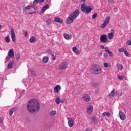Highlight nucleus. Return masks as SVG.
<instances>
[{
	"label": "nucleus",
	"mask_w": 131,
	"mask_h": 131,
	"mask_svg": "<svg viewBox=\"0 0 131 131\" xmlns=\"http://www.w3.org/2000/svg\"><path fill=\"white\" fill-rule=\"evenodd\" d=\"M5 40L6 42H10V41H11V40L10 39V36L9 35L5 37Z\"/></svg>",
	"instance_id": "35"
},
{
	"label": "nucleus",
	"mask_w": 131,
	"mask_h": 131,
	"mask_svg": "<svg viewBox=\"0 0 131 131\" xmlns=\"http://www.w3.org/2000/svg\"><path fill=\"white\" fill-rule=\"evenodd\" d=\"M30 71L31 74H32V75L33 76H35V75H36V74L35 73V71H34V70L30 69Z\"/></svg>",
	"instance_id": "37"
},
{
	"label": "nucleus",
	"mask_w": 131,
	"mask_h": 131,
	"mask_svg": "<svg viewBox=\"0 0 131 131\" xmlns=\"http://www.w3.org/2000/svg\"><path fill=\"white\" fill-rule=\"evenodd\" d=\"M108 53V55H109V56H110V57H113V53H112V52H111V51H109V52H107Z\"/></svg>",
	"instance_id": "41"
},
{
	"label": "nucleus",
	"mask_w": 131,
	"mask_h": 131,
	"mask_svg": "<svg viewBox=\"0 0 131 131\" xmlns=\"http://www.w3.org/2000/svg\"><path fill=\"white\" fill-rule=\"evenodd\" d=\"M103 66L104 68H110V67H111V63L109 62H104L103 63Z\"/></svg>",
	"instance_id": "23"
},
{
	"label": "nucleus",
	"mask_w": 131,
	"mask_h": 131,
	"mask_svg": "<svg viewBox=\"0 0 131 131\" xmlns=\"http://www.w3.org/2000/svg\"><path fill=\"white\" fill-rule=\"evenodd\" d=\"M110 97H114L115 96V89H113L112 92L108 94Z\"/></svg>",
	"instance_id": "27"
},
{
	"label": "nucleus",
	"mask_w": 131,
	"mask_h": 131,
	"mask_svg": "<svg viewBox=\"0 0 131 131\" xmlns=\"http://www.w3.org/2000/svg\"><path fill=\"white\" fill-rule=\"evenodd\" d=\"M112 31H113V32H114V30H112Z\"/></svg>",
	"instance_id": "60"
},
{
	"label": "nucleus",
	"mask_w": 131,
	"mask_h": 131,
	"mask_svg": "<svg viewBox=\"0 0 131 131\" xmlns=\"http://www.w3.org/2000/svg\"><path fill=\"white\" fill-rule=\"evenodd\" d=\"M93 110H94V107L93 105H90V106H88L87 108V113L88 114H92L93 113Z\"/></svg>",
	"instance_id": "13"
},
{
	"label": "nucleus",
	"mask_w": 131,
	"mask_h": 131,
	"mask_svg": "<svg viewBox=\"0 0 131 131\" xmlns=\"http://www.w3.org/2000/svg\"><path fill=\"white\" fill-rule=\"evenodd\" d=\"M4 122V119L3 118H0V123H3Z\"/></svg>",
	"instance_id": "47"
},
{
	"label": "nucleus",
	"mask_w": 131,
	"mask_h": 131,
	"mask_svg": "<svg viewBox=\"0 0 131 131\" xmlns=\"http://www.w3.org/2000/svg\"><path fill=\"white\" fill-rule=\"evenodd\" d=\"M65 102V99H60V103H64Z\"/></svg>",
	"instance_id": "49"
},
{
	"label": "nucleus",
	"mask_w": 131,
	"mask_h": 131,
	"mask_svg": "<svg viewBox=\"0 0 131 131\" xmlns=\"http://www.w3.org/2000/svg\"><path fill=\"white\" fill-rule=\"evenodd\" d=\"M91 119L92 122H96V121H98V118L95 116L91 117Z\"/></svg>",
	"instance_id": "31"
},
{
	"label": "nucleus",
	"mask_w": 131,
	"mask_h": 131,
	"mask_svg": "<svg viewBox=\"0 0 131 131\" xmlns=\"http://www.w3.org/2000/svg\"><path fill=\"white\" fill-rule=\"evenodd\" d=\"M8 56L10 58H14L15 55L14 54V50L13 49H10L8 52Z\"/></svg>",
	"instance_id": "14"
},
{
	"label": "nucleus",
	"mask_w": 131,
	"mask_h": 131,
	"mask_svg": "<svg viewBox=\"0 0 131 131\" xmlns=\"http://www.w3.org/2000/svg\"><path fill=\"white\" fill-rule=\"evenodd\" d=\"M68 123L69 127H73L74 125V121L72 118H68Z\"/></svg>",
	"instance_id": "7"
},
{
	"label": "nucleus",
	"mask_w": 131,
	"mask_h": 131,
	"mask_svg": "<svg viewBox=\"0 0 131 131\" xmlns=\"http://www.w3.org/2000/svg\"><path fill=\"white\" fill-rule=\"evenodd\" d=\"M49 8H50V6L48 5L44 6L43 7L41 10V11H40L41 14H43V13H45V12H46V11H47V10H48Z\"/></svg>",
	"instance_id": "16"
},
{
	"label": "nucleus",
	"mask_w": 131,
	"mask_h": 131,
	"mask_svg": "<svg viewBox=\"0 0 131 131\" xmlns=\"http://www.w3.org/2000/svg\"><path fill=\"white\" fill-rule=\"evenodd\" d=\"M82 99L84 102H89L91 100V97L89 94H84L82 96Z\"/></svg>",
	"instance_id": "9"
},
{
	"label": "nucleus",
	"mask_w": 131,
	"mask_h": 131,
	"mask_svg": "<svg viewBox=\"0 0 131 131\" xmlns=\"http://www.w3.org/2000/svg\"><path fill=\"white\" fill-rule=\"evenodd\" d=\"M30 8H31V7L30 6H28L26 7L25 8V9H26V10H30Z\"/></svg>",
	"instance_id": "46"
},
{
	"label": "nucleus",
	"mask_w": 131,
	"mask_h": 131,
	"mask_svg": "<svg viewBox=\"0 0 131 131\" xmlns=\"http://www.w3.org/2000/svg\"><path fill=\"white\" fill-rule=\"evenodd\" d=\"M17 110H18V108H17L16 107H13L9 111V115L10 116H12V115H13V113H14V112L17 111Z\"/></svg>",
	"instance_id": "17"
},
{
	"label": "nucleus",
	"mask_w": 131,
	"mask_h": 131,
	"mask_svg": "<svg viewBox=\"0 0 131 131\" xmlns=\"http://www.w3.org/2000/svg\"><path fill=\"white\" fill-rule=\"evenodd\" d=\"M107 116V117H110L111 116V114H110V113H108L107 112H105L102 113V116Z\"/></svg>",
	"instance_id": "30"
},
{
	"label": "nucleus",
	"mask_w": 131,
	"mask_h": 131,
	"mask_svg": "<svg viewBox=\"0 0 131 131\" xmlns=\"http://www.w3.org/2000/svg\"><path fill=\"white\" fill-rule=\"evenodd\" d=\"M56 114H57V111H52L50 112L49 114V115L50 116H52V117H54V116H55V115H56Z\"/></svg>",
	"instance_id": "24"
},
{
	"label": "nucleus",
	"mask_w": 131,
	"mask_h": 131,
	"mask_svg": "<svg viewBox=\"0 0 131 131\" xmlns=\"http://www.w3.org/2000/svg\"><path fill=\"white\" fill-rule=\"evenodd\" d=\"M42 62L43 63H48L49 62V58L47 56H44L42 58Z\"/></svg>",
	"instance_id": "29"
},
{
	"label": "nucleus",
	"mask_w": 131,
	"mask_h": 131,
	"mask_svg": "<svg viewBox=\"0 0 131 131\" xmlns=\"http://www.w3.org/2000/svg\"><path fill=\"white\" fill-rule=\"evenodd\" d=\"M29 41L31 43L35 42V41H36V38H35V37H31L30 38Z\"/></svg>",
	"instance_id": "32"
},
{
	"label": "nucleus",
	"mask_w": 131,
	"mask_h": 131,
	"mask_svg": "<svg viewBox=\"0 0 131 131\" xmlns=\"http://www.w3.org/2000/svg\"><path fill=\"white\" fill-rule=\"evenodd\" d=\"M100 56H102V53H100Z\"/></svg>",
	"instance_id": "59"
},
{
	"label": "nucleus",
	"mask_w": 131,
	"mask_h": 131,
	"mask_svg": "<svg viewBox=\"0 0 131 131\" xmlns=\"http://www.w3.org/2000/svg\"><path fill=\"white\" fill-rule=\"evenodd\" d=\"M44 2H45V0H34L33 2V5H37L38 3L39 4H41Z\"/></svg>",
	"instance_id": "19"
},
{
	"label": "nucleus",
	"mask_w": 131,
	"mask_h": 131,
	"mask_svg": "<svg viewBox=\"0 0 131 131\" xmlns=\"http://www.w3.org/2000/svg\"><path fill=\"white\" fill-rule=\"evenodd\" d=\"M127 45L128 46H131V39L127 41Z\"/></svg>",
	"instance_id": "43"
},
{
	"label": "nucleus",
	"mask_w": 131,
	"mask_h": 131,
	"mask_svg": "<svg viewBox=\"0 0 131 131\" xmlns=\"http://www.w3.org/2000/svg\"><path fill=\"white\" fill-rule=\"evenodd\" d=\"M2 29V25H0V29Z\"/></svg>",
	"instance_id": "58"
},
{
	"label": "nucleus",
	"mask_w": 131,
	"mask_h": 131,
	"mask_svg": "<svg viewBox=\"0 0 131 131\" xmlns=\"http://www.w3.org/2000/svg\"><path fill=\"white\" fill-rule=\"evenodd\" d=\"M91 72L93 74H100V73H102V69L100 66L95 64L92 66Z\"/></svg>",
	"instance_id": "3"
},
{
	"label": "nucleus",
	"mask_w": 131,
	"mask_h": 131,
	"mask_svg": "<svg viewBox=\"0 0 131 131\" xmlns=\"http://www.w3.org/2000/svg\"><path fill=\"white\" fill-rule=\"evenodd\" d=\"M79 11L78 9L75 10L72 13L70 14L73 18L76 19L78 16H79Z\"/></svg>",
	"instance_id": "5"
},
{
	"label": "nucleus",
	"mask_w": 131,
	"mask_h": 131,
	"mask_svg": "<svg viewBox=\"0 0 131 131\" xmlns=\"http://www.w3.org/2000/svg\"><path fill=\"white\" fill-rule=\"evenodd\" d=\"M67 68H68V62L66 61L61 62L58 66L59 70H66Z\"/></svg>",
	"instance_id": "4"
},
{
	"label": "nucleus",
	"mask_w": 131,
	"mask_h": 131,
	"mask_svg": "<svg viewBox=\"0 0 131 131\" xmlns=\"http://www.w3.org/2000/svg\"><path fill=\"white\" fill-rule=\"evenodd\" d=\"M16 1H17V2H19V1H20V0H16Z\"/></svg>",
	"instance_id": "62"
},
{
	"label": "nucleus",
	"mask_w": 131,
	"mask_h": 131,
	"mask_svg": "<svg viewBox=\"0 0 131 131\" xmlns=\"http://www.w3.org/2000/svg\"><path fill=\"white\" fill-rule=\"evenodd\" d=\"M54 21L57 23H60V24H62V23H63V20H62V19L59 18V17H55Z\"/></svg>",
	"instance_id": "20"
},
{
	"label": "nucleus",
	"mask_w": 131,
	"mask_h": 131,
	"mask_svg": "<svg viewBox=\"0 0 131 131\" xmlns=\"http://www.w3.org/2000/svg\"><path fill=\"white\" fill-rule=\"evenodd\" d=\"M104 22L106 24H109V22H110V16L106 17Z\"/></svg>",
	"instance_id": "33"
},
{
	"label": "nucleus",
	"mask_w": 131,
	"mask_h": 131,
	"mask_svg": "<svg viewBox=\"0 0 131 131\" xmlns=\"http://www.w3.org/2000/svg\"><path fill=\"white\" fill-rule=\"evenodd\" d=\"M119 115L121 120H125V119H126V116H125V114L123 112H122V111H120Z\"/></svg>",
	"instance_id": "8"
},
{
	"label": "nucleus",
	"mask_w": 131,
	"mask_h": 131,
	"mask_svg": "<svg viewBox=\"0 0 131 131\" xmlns=\"http://www.w3.org/2000/svg\"><path fill=\"white\" fill-rule=\"evenodd\" d=\"M6 59L7 61H9V60H10V57H9H9L7 56Z\"/></svg>",
	"instance_id": "53"
},
{
	"label": "nucleus",
	"mask_w": 131,
	"mask_h": 131,
	"mask_svg": "<svg viewBox=\"0 0 131 131\" xmlns=\"http://www.w3.org/2000/svg\"><path fill=\"white\" fill-rule=\"evenodd\" d=\"M125 50H126V49L125 48H121L119 49L118 51L119 52V53H121V52H124Z\"/></svg>",
	"instance_id": "38"
},
{
	"label": "nucleus",
	"mask_w": 131,
	"mask_h": 131,
	"mask_svg": "<svg viewBox=\"0 0 131 131\" xmlns=\"http://www.w3.org/2000/svg\"><path fill=\"white\" fill-rule=\"evenodd\" d=\"M75 18H73V17L71 15H69V17L67 18V24H71V23H73V20H74Z\"/></svg>",
	"instance_id": "11"
},
{
	"label": "nucleus",
	"mask_w": 131,
	"mask_h": 131,
	"mask_svg": "<svg viewBox=\"0 0 131 131\" xmlns=\"http://www.w3.org/2000/svg\"><path fill=\"white\" fill-rule=\"evenodd\" d=\"M63 36L64 38L67 39V40H70L72 38V35H69L67 33H64Z\"/></svg>",
	"instance_id": "12"
},
{
	"label": "nucleus",
	"mask_w": 131,
	"mask_h": 131,
	"mask_svg": "<svg viewBox=\"0 0 131 131\" xmlns=\"http://www.w3.org/2000/svg\"><path fill=\"white\" fill-rule=\"evenodd\" d=\"M85 131H91V130H90L89 129H86Z\"/></svg>",
	"instance_id": "56"
},
{
	"label": "nucleus",
	"mask_w": 131,
	"mask_h": 131,
	"mask_svg": "<svg viewBox=\"0 0 131 131\" xmlns=\"http://www.w3.org/2000/svg\"><path fill=\"white\" fill-rule=\"evenodd\" d=\"M114 12H115L116 13V12H117V8L114 9Z\"/></svg>",
	"instance_id": "54"
},
{
	"label": "nucleus",
	"mask_w": 131,
	"mask_h": 131,
	"mask_svg": "<svg viewBox=\"0 0 131 131\" xmlns=\"http://www.w3.org/2000/svg\"><path fill=\"white\" fill-rule=\"evenodd\" d=\"M59 91H61V86L60 85H56L54 89V93H59Z\"/></svg>",
	"instance_id": "15"
},
{
	"label": "nucleus",
	"mask_w": 131,
	"mask_h": 131,
	"mask_svg": "<svg viewBox=\"0 0 131 131\" xmlns=\"http://www.w3.org/2000/svg\"><path fill=\"white\" fill-rule=\"evenodd\" d=\"M97 15L98 14H97V13H95L93 15H92V19H96V18H97Z\"/></svg>",
	"instance_id": "40"
},
{
	"label": "nucleus",
	"mask_w": 131,
	"mask_h": 131,
	"mask_svg": "<svg viewBox=\"0 0 131 131\" xmlns=\"http://www.w3.org/2000/svg\"><path fill=\"white\" fill-rule=\"evenodd\" d=\"M100 40L102 42H106V41H107V40H108V38H107V35H102L100 36Z\"/></svg>",
	"instance_id": "10"
},
{
	"label": "nucleus",
	"mask_w": 131,
	"mask_h": 131,
	"mask_svg": "<svg viewBox=\"0 0 131 131\" xmlns=\"http://www.w3.org/2000/svg\"><path fill=\"white\" fill-rule=\"evenodd\" d=\"M13 65H14V61H10L8 65V69H11L13 67Z\"/></svg>",
	"instance_id": "25"
},
{
	"label": "nucleus",
	"mask_w": 131,
	"mask_h": 131,
	"mask_svg": "<svg viewBox=\"0 0 131 131\" xmlns=\"http://www.w3.org/2000/svg\"><path fill=\"white\" fill-rule=\"evenodd\" d=\"M82 2H83V3H85V0H81Z\"/></svg>",
	"instance_id": "57"
},
{
	"label": "nucleus",
	"mask_w": 131,
	"mask_h": 131,
	"mask_svg": "<svg viewBox=\"0 0 131 131\" xmlns=\"http://www.w3.org/2000/svg\"><path fill=\"white\" fill-rule=\"evenodd\" d=\"M52 58L53 60H56V56H55L54 55H52Z\"/></svg>",
	"instance_id": "50"
},
{
	"label": "nucleus",
	"mask_w": 131,
	"mask_h": 131,
	"mask_svg": "<svg viewBox=\"0 0 131 131\" xmlns=\"http://www.w3.org/2000/svg\"><path fill=\"white\" fill-rule=\"evenodd\" d=\"M23 33H24V35H25V36H26L28 34V33H27V32H26V31H23Z\"/></svg>",
	"instance_id": "48"
},
{
	"label": "nucleus",
	"mask_w": 131,
	"mask_h": 131,
	"mask_svg": "<svg viewBox=\"0 0 131 131\" xmlns=\"http://www.w3.org/2000/svg\"><path fill=\"white\" fill-rule=\"evenodd\" d=\"M107 25H108L107 24H106V23H104V21L103 22V23L101 25V28H105L106 27V26H107Z\"/></svg>",
	"instance_id": "36"
},
{
	"label": "nucleus",
	"mask_w": 131,
	"mask_h": 131,
	"mask_svg": "<svg viewBox=\"0 0 131 131\" xmlns=\"http://www.w3.org/2000/svg\"><path fill=\"white\" fill-rule=\"evenodd\" d=\"M100 48L101 49H105V47H104L103 45H101Z\"/></svg>",
	"instance_id": "52"
},
{
	"label": "nucleus",
	"mask_w": 131,
	"mask_h": 131,
	"mask_svg": "<svg viewBox=\"0 0 131 131\" xmlns=\"http://www.w3.org/2000/svg\"><path fill=\"white\" fill-rule=\"evenodd\" d=\"M28 14L29 15H32V14H33V12H29Z\"/></svg>",
	"instance_id": "55"
},
{
	"label": "nucleus",
	"mask_w": 131,
	"mask_h": 131,
	"mask_svg": "<svg viewBox=\"0 0 131 131\" xmlns=\"http://www.w3.org/2000/svg\"><path fill=\"white\" fill-rule=\"evenodd\" d=\"M105 50V52H106V53H108L110 50H109V48H108V47H106L104 48Z\"/></svg>",
	"instance_id": "42"
},
{
	"label": "nucleus",
	"mask_w": 131,
	"mask_h": 131,
	"mask_svg": "<svg viewBox=\"0 0 131 131\" xmlns=\"http://www.w3.org/2000/svg\"><path fill=\"white\" fill-rule=\"evenodd\" d=\"M10 33L11 34L12 40L13 42H15L16 41V35L15 34V31L13 28H11Z\"/></svg>",
	"instance_id": "6"
},
{
	"label": "nucleus",
	"mask_w": 131,
	"mask_h": 131,
	"mask_svg": "<svg viewBox=\"0 0 131 131\" xmlns=\"http://www.w3.org/2000/svg\"><path fill=\"white\" fill-rule=\"evenodd\" d=\"M109 3H113L114 2V0H107Z\"/></svg>",
	"instance_id": "51"
},
{
	"label": "nucleus",
	"mask_w": 131,
	"mask_h": 131,
	"mask_svg": "<svg viewBox=\"0 0 131 131\" xmlns=\"http://www.w3.org/2000/svg\"><path fill=\"white\" fill-rule=\"evenodd\" d=\"M46 26L49 27V26H51V22H52V19L51 18H48L46 21Z\"/></svg>",
	"instance_id": "22"
},
{
	"label": "nucleus",
	"mask_w": 131,
	"mask_h": 131,
	"mask_svg": "<svg viewBox=\"0 0 131 131\" xmlns=\"http://www.w3.org/2000/svg\"><path fill=\"white\" fill-rule=\"evenodd\" d=\"M81 10L85 14H90L93 10H95V7L93 6H88L84 4L81 5Z\"/></svg>",
	"instance_id": "2"
},
{
	"label": "nucleus",
	"mask_w": 131,
	"mask_h": 131,
	"mask_svg": "<svg viewBox=\"0 0 131 131\" xmlns=\"http://www.w3.org/2000/svg\"><path fill=\"white\" fill-rule=\"evenodd\" d=\"M114 37V33L111 32V33H109L107 34V38H108V39H113Z\"/></svg>",
	"instance_id": "18"
},
{
	"label": "nucleus",
	"mask_w": 131,
	"mask_h": 131,
	"mask_svg": "<svg viewBox=\"0 0 131 131\" xmlns=\"http://www.w3.org/2000/svg\"><path fill=\"white\" fill-rule=\"evenodd\" d=\"M40 108V105L37 100L32 99L29 101L27 105V110L30 113L38 112Z\"/></svg>",
	"instance_id": "1"
},
{
	"label": "nucleus",
	"mask_w": 131,
	"mask_h": 131,
	"mask_svg": "<svg viewBox=\"0 0 131 131\" xmlns=\"http://www.w3.org/2000/svg\"><path fill=\"white\" fill-rule=\"evenodd\" d=\"M117 78H118V79H119V80H122V79H123V78H124V76H120V75H118Z\"/></svg>",
	"instance_id": "34"
},
{
	"label": "nucleus",
	"mask_w": 131,
	"mask_h": 131,
	"mask_svg": "<svg viewBox=\"0 0 131 131\" xmlns=\"http://www.w3.org/2000/svg\"><path fill=\"white\" fill-rule=\"evenodd\" d=\"M117 67L118 69V70H120V71H121L122 69H123V67L122 66V64L120 63H118L117 64Z\"/></svg>",
	"instance_id": "26"
},
{
	"label": "nucleus",
	"mask_w": 131,
	"mask_h": 131,
	"mask_svg": "<svg viewBox=\"0 0 131 131\" xmlns=\"http://www.w3.org/2000/svg\"><path fill=\"white\" fill-rule=\"evenodd\" d=\"M55 103L57 105H58V104H60V98L58 96H56L55 97Z\"/></svg>",
	"instance_id": "28"
},
{
	"label": "nucleus",
	"mask_w": 131,
	"mask_h": 131,
	"mask_svg": "<svg viewBox=\"0 0 131 131\" xmlns=\"http://www.w3.org/2000/svg\"><path fill=\"white\" fill-rule=\"evenodd\" d=\"M49 54H52V52L50 51V52H49Z\"/></svg>",
	"instance_id": "61"
},
{
	"label": "nucleus",
	"mask_w": 131,
	"mask_h": 131,
	"mask_svg": "<svg viewBox=\"0 0 131 131\" xmlns=\"http://www.w3.org/2000/svg\"><path fill=\"white\" fill-rule=\"evenodd\" d=\"M124 54L125 55V56H127L128 55V52H127L126 50H125L124 51Z\"/></svg>",
	"instance_id": "44"
},
{
	"label": "nucleus",
	"mask_w": 131,
	"mask_h": 131,
	"mask_svg": "<svg viewBox=\"0 0 131 131\" xmlns=\"http://www.w3.org/2000/svg\"><path fill=\"white\" fill-rule=\"evenodd\" d=\"M20 54H17L16 55V59L17 60H18V59H20Z\"/></svg>",
	"instance_id": "45"
},
{
	"label": "nucleus",
	"mask_w": 131,
	"mask_h": 131,
	"mask_svg": "<svg viewBox=\"0 0 131 131\" xmlns=\"http://www.w3.org/2000/svg\"><path fill=\"white\" fill-rule=\"evenodd\" d=\"M103 56L105 59H108V54L107 53H104Z\"/></svg>",
	"instance_id": "39"
},
{
	"label": "nucleus",
	"mask_w": 131,
	"mask_h": 131,
	"mask_svg": "<svg viewBox=\"0 0 131 131\" xmlns=\"http://www.w3.org/2000/svg\"><path fill=\"white\" fill-rule=\"evenodd\" d=\"M72 50H73V51L74 52L76 55H78L80 54L79 50H78L77 48L74 47L73 48Z\"/></svg>",
	"instance_id": "21"
}]
</instances>
